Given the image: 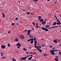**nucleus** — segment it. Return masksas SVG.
Here are the masks:
<instances>
[{"label": "nucleus", "mask_w": 61, "mask_h": 61, "mask_svg": "<svg viewBox=\"0 0 61 61\" xmlns=\"http://www.w3.org/2000/svg\"><path fill=\"white\" fill-rule=\"evenodd\" d=\"M47 20V19H46V20H45V21H46Z\"/></svg>", "instance_id": "obj_56"}, {"label": "nucleus", "mask_w": 61, "mask_h": 61, "mask_svg": "<svg viewBox=\"0 0 61 61\" xmlns=\"http://www.w3.org/2000/svg\"><path fill=\"white\" fill-rule=\"evenodd\" d=\"M23 50H24V51H27L24 48H23Z\"/></svg>", "instance_id": "obj_47"}, {"label": "nucleus", "mask_w": 61, "mask_h": 61, "mask_svg": "<svg viewBox=\"0 0 61 61\" xmlns=\"http://www.w3.org/2000/svg\"><path fill=\"white\" fill-rule=\"evenodd\" d=\"M54 60L56 61H59L57 59V58H56L54 59Z\"/></svg>", "instance_id": "obj_20"}, {"label": "nucleus", "mask_w": 61, "mask_h": 61, "mask_svg": "<svg viewBox=\"0 0 61 61\" xmlns=\"http://www.w3.org/2000/svg\"><path fill=\"white\" fill-rule=\"evenodd\" d=\"M20 24H21V23H22V21H20Z\"/></svg>", "instance_id": "obj_50"}, {"label": "nucleus", "mask_w": 61, "mask_h": 61, "mask_svg": "<svg viewBox=\"0 0 61 61\" xmlns=\"http://www.w3.org/2000/svg\"><path fill=\"white\" fill-rule=\"evenodd\" d=\"M32 41H31L30 42L31 44H33V43H34V41L33 40V39L32 40Z\"/></svg>", "instance_id": "obj_12"}, {"label": "nucleus", "mask_w": 61, "mask_h": 61, "mask_svg": "<svg viewBox=\"0 0 61 61\" xmlns=\"http://www.w3.org/2000/svg\"><path fill=\"white\" fill-rule=\"evenodd\" d=\"M27 15H29V14H31V13L30 12H27Z\"/></svg>", "instance_id": "obj_25"}, {"label": "nucleus", "mask_w": 61, "mask_h": 61, "mask_svg": "<svg viewBox=\"0 0 61 61\" xmlns=\"http://www.w3.org/2000/svg\"><path fill=\"white\" fill-rule=\"evenodd\" d=\"M38 51H39L40 52H42V51L41 49H38Z\"/></svg>", "instance_id": "obj_13"}, {"label": "nucleus", "mask_w": 61, "mask_h": 61, "mask_svg": "<svg viewBox=\"0 0 61 61\" xmlns=\"http://www.w3.org/2000/svg\"><path fill=\"white\" fill-rule=\"evenodd\" d=\"M32 40V39H30L28 40H27V42H29V41H30Z\"/></svg>", "instance_id": "obj_17"}, {"label": "nucleus", "mask_w": 61, "mask_h": 61, "mask_svg": "<svg viewBox=\"0 0 61 61\" xmlns=\"http://www.w3.org/2000/svg\"><path fill=\"white\" fill-rule=\"evenodd\" d=\"M50 26L48 25H46V26H45V28H49V27Z\"/></svg>", "instance_id": "obj_10"}, {"label": "nucleus", "mask_w": 61, "mask_h": 61, "mask_svg": "<svg viewBox=\"0 0 61 61\" xmlns=\"http://www.w3.org/2000/svg\"><path fill=\"white\" fill-rule=\"evenodd\" d=\"M43 55L44 56H47V54H43Z\"/></svg>", "instance_id": "obj_36"}, {"label": "nucleus", "mask_w": 61, "mask_h": 61, "mask_svg": "<svg viewBox=\"0 0 61 61\" xmlns=\"http://www.w3.org/2000/svg\"><path fill=\"white\" fill-rule=\"evenodd\" d=\"M40 26H36V28H40Z\"/></svg>", "instance_id": "obj_23"}, {"label": "nucleus", "mask_w": 61, "mask_h": 61, "mask_svg": "<svg viewBox=\"0 0 61 61\" xmlns=\"http://www.w3.org/2000/svg\"><path fill=\"white\" fill-rule=\"evenodd\" d=\"M56 50V51H60L58 50Z\"/></svg>", "instance_id": "obj_52"}, {"label": "nucleus", "mask_w": 61, "mask_h": 61, "mask_svg": "<svg viewBox=\"0 0 61 61\" xmlns=\"http://www.w3.org/2000/svg\"><path fill=\"white\" fill-rule=\"evenodd\" d=\"M54 16L55 17H56V15H54Z\"/></svg>", "instance_id": "obj_57"}, {"label": "nucleus", "mask_w": 61, "mask_h": 61, "mask_svg": "<svg viewBox=\"0 0 61 61\" xmlns=\"http://www.w3.org/2000/svg\"><path fill=\"white\" fill-rule=\"evenodd\" d=\"M54 51H55V52L56 51V50H50V53H51V54L52 55H55V52Z\"/></svg>", "instance_id": "obj_3"}, {"label": "nucleus", "mask_w": 61, "mask_h": 61, "mask_svg": "<svg viewBox=\"0 0 61 61\" xmlns=\"http://www.w3.org/2000/svg\"><path fill=\"white\" fill-rule=\"evenodd\" d=\"M30 56H32V57H33V55H31Z\"/></svg>", "instance_id": "obj_55"}, {"label": "nucleus", "mask_w": 61, "mask_h": 61, "mask_svg": "<svg viewBox=\"0 0 61 61\" xmlns=\"http://www.w3.org/2000/svg\"><path fill=\"white\" fill-rule=\"evenodd\" d=\"M1 46L2 48L5 49V46L4 45H1Z\"/></svg>", "instance_id": "obj_6"}, {"label": "nucleus", "mask_w": 61, "mask_h": 61, "mask_svg": "<svg viewBox=\"0 0 61 61\" xmlns=\"http://www.w3.org/2000/svg\"><path fill=\"white\" fill-rule=\"evenodd\" d=\"M32 40L33 41H34V40H36V37H34V39H32Z\"/></svg>", "instance_id": "obj_24"}, {"label": "nucleus", "mask_w": 61, "mask_h": 61, "mask_svg": "<svg viewBox=\"0 0 61 61\" xmlns=\"http://www.w3.org/2000/svg\"><path fill=\"white\" fill-rule=\"evenodd\" d=\"M34 54H35V55H37V54L36 53V52H34Z\"/></svg>", "instance_id": "obj_40"}, {"label": "nucleus", "mask_w": 61, "mask_h": 61, "mask_svg": "<svg viewBox=\"0 0 61 61\" xmlns=\"http://www.w3.org/2000/svg\"><path fill=\"white\" fill-rule=\"evenodd\" d=\"M53 46H52V45H50V47H51V48H52V47H53Z\"/></svg>", "instance_id": "obj_45"}, {"label": "nucleus", "mask_w": 61, "mask_h": 61, "mask_svg": "<svg viewBox=\"0 0 61 61\" xmlns=\"http://www.w3.org/2000/svg\"><path fill=\"white\" fill-rule=\"evenodd\" d=\"M34 43H37V41L36 40H35L34 41Z\"/></svg>", "instance_id": "obj_34"}, {"label": "nucleus", "mask_w": 61, "mask_h": 61, "mask_svg": "<svg viewBox=\"0 0 61 61\" xmlns=\"http://www.w3.org/2000/svg\"><path fill=\"white\" fill-rule=\"evenodd\" d=\"M45 46V44H43L42 45V47H44V46Z\"/></svg>", "instance_id": "obj_44"}, {"label": "nucleus", "mask_w": 61, "mask_h": 61, "mask_svg": "<svg viewBox=\"0 0 61 61\" xmlns=\"http://www.w3.org/2000/svg\"><path fill=\"white\" fill-rule=\"evenodd\" d=\"M20 38H21V39H24L25 38V37L24 36L22 35H21L20 36Z\"/></svg>", "instance_id": "obj_4"}, {"label": "nucleus", "mask_w": 61, "mask_h": 61, "mask_svg": "<svg viewBox=\"0 0 61 61\" xmlns=\"http://www.w3.org/2000/svg\"><path fill=\"white\" fill-rule=\"evenodd\" d=\"M58 26H61V25H59V26L52 27H51V28H55V27H58Z\"/></svg>", "instance_id": "obj_8"}, {"label": "nucleus", "mask_w": 61, "mask_h": 61, "mask_svg": "<svg viewBox=\"0 0 61 61\" xmlns=\"http://www.w3.org/2000/svg\"><path fill=\"white\" fill-rule=\"evenodd\" d=\"M35 46V48H37L38 47V46Z\"/></svg>", "instance_id": "obj_39"}, {"label": "nucleus", "mask_w": 61, "mask_h": 61, "mask_svg": "<svg viewBox=\"0 0 61 61\" xmlns=\"http://www.w3.org/2000/svg\"><path fill=\"white\" fill-rule=\"evenodd\" d=\"M26 54H29V52H28L27 51H26Z\"/></svg>", "instance_id": "obj_41"}, {"label": "nucleus", "mask_w": 61, "mask_h": 61, "mask_svg": "<svg viewBox=\"0 0 61 61\" xmlns=\"http://www.w3.org/2000/svg\"><path fill=\"white\" fill-rule=\"evenodd\" d=\"M38 48H39V49H41V46H38Z\"/></svg>", "instance_id": "obj_30"}, {"label": "nucleus", "mask_w": 61, "mask_h": 61, "mask_svg": "<svg viewBox=\"0 0 61 61\" xmlns=\"http://www.w3.org/2000/svg\"><path fill=\"white\" fill-rule=\"evenodd\" d=\"M41 18L42 17L41 16H39L38 18L39 19H40V18Z\"/></svg>", "instance_id": "obj_28"}, {"label": "nucleus", "mask_w": 61, "mask_h": 61, "mask_svg": "<svg viewBox=\"0 0 61 61\" xmlns=\"http://www.w3.org/2000/svg\"><path fill=\"white\" fill-rule=\"evenodd\" d=\"M32 57H31L28 58V59L29 60H32Z\"/></svg>", "instance_id": "obj_14"}, {"label": "nucleus", "mask_w": 61, "mask_h": 61, "mask_svg": "<svg viewBox=\"0 0 61 61\" xmlns=\"http://www.w3.org/2000/svg\"><path fill=\"white\" fill-rule=\"evenodd\" d=\"M32 30H34V28H32Z\"/></svg>", "instance_id": "obj_62"}, {"label": "nucleus", "mask_w": 61, "mask_h": 61, "mask_svg": "<svg viewBox=\"0 0 61 61\" xmlns=\"http://www.w3.org/2000/svg\"><path fill=\"white\" fill-rule=\"evenodd\" d=\"M36 43H35L34 44L35 46H36Z\"/></svg>", "instance_id": "obj_53"}, {"label": "nucleus", "mask_w": 61, "mask_h": 61, "mask_svg": "<svg viewBox=\"0 0 61 61\" xmlns=\"http://www.w3.org/2000/svg\"><path fill=\"white\" fill-rule=\"evenodd\" d=\"M8 47H9V46H11V45H10V44H9V43H8Z\"/></svg>", "instance_id": "obj_33"}, {"label": "nucleus", "mask_w": 61, "mask_h": 61, "mask_svg": "<svg viewBox=\"0 0 61 61\" xmlns=\"http://www.w3.org/2000/svg\"><path fill=\"white\" fill-rule=\"evenodd\" d=\"M46 22L44 21V22H42V25H45V24H46Z\"/></svg>", "instance_id": "obj_15"}, {"label": "nucleus", "mask_w": 61, "mask_h": 61, "mask_svg": "<svg viewBox=\"0 0 61 61\" xmlns=\"http://www.w3.org/2000/svg\"><path fill=\"white\" fill-rule=\"evenodd\" d=\"M57 22H60V21L58 19H57L56 20Z\"/></svg>", "instance_id": "obj_38"}, {"label": "nucleus", "mask_w": 61, "mask_h": 61, "mask_svg": "<svg viewBox=\"0 0 61 61\" xmlns=\"http://www.w3.org/2000/svg\"><path fill=\"white\" fill-rule=\"evenodd\" d=\"M56 20H57V19H57V17H56Z\"/></svg>", "instance_id": "obj_61"}, {"label": "nucleus", "mask_w": 61, "mask_h": 61, "mask_svg": "<svg viewBox=\"0 0 61 61\" xmlns=\"http://www.w3.org/2000/svg\"><path fill=\"white\" fill-rule=\"evenodd\" d=\"M53 42L54 43H58V42H57V40L55 39L54 40Z\"/></svg>", "instance_id": "obj_7"}, {"label": "nucleus", "mask_w": 61, "mask_h": 61, "mask_svg": "<svg viewBox=\"0 0 61 61\" xmlns=\"http://www.w3.org/2000/svg\"><path fill=\"white\" fill-rule=\"evenodd\" d=\"M47 1L49 2V1H50V0H47Z\"/></svg>", "instance_id": "obj_63"}, {"label": "nucleus", "mask_w": 61, "mask_h": 61, "mask_svg": "<svg viewBox=\"0 0 61 61\" xmlns=\"http://www.w3.org/2000/svg\"><path fill=\"white\" fill-rule=\"evenodd\" d=\"M32 24H33V25H34V26H35V25H35V23L34 22H33L32 23Z\"/></svg>", "instance_id": "obj_27"}, {"label": "nucleus", "mask_w": 61, "mask_h": 61, "mask_svg": "<svg viewBox=\"0 0 61 61\" xmlns=\"http://www.w3.org/2000/svg\"><path fill=\"white\" fill-rule=\"evenodd\" d=\"M32 31L31 30H28L27 31V33H30V31Z\"/></svg>", "instance_id": "obj_16"}, {"label": "nucleus", "mask_w": 61, "mask_h": 61, "mask_svg": "<svg viewBox=\"0 0 61 61\" xmlns=\"http://www.w3.org/2000/svg\"><path fill=\"white\" fill-rule=\"evenodd\" d=\"M39 48L38 47H37V48H36V50H37H37H38V49H39V48Z\"/></svg>", "instance_id": "obj_51"}, {"label": "nucleus", "mask_w": 61, "mask_h": 61, "mask_svg": "<svg viewBox=\"0 0 61 61\" xmlns=\"http://www.w3.org/2000/svg\"><path fill=\"white\" fill-rule=\"evenodd\" d=\"M59 54H60V55H61V52L59 51Z\"/></svg>", "instance_id": "obj_43"}, {"label": "nucleus", "mask_w": 61, "mask_h": 61, "mask_svg": "<svg viewBox=\"0 0 61 61\" xmlns=\"http://www.w3.org/2000/svg\"><path fill=\"white\" fill-rule=\"evenodd\" d=\"M56 24H57V25H61V23L59 22H58L56 23Z\"/></svg>", "instance_id": "obj_19"}, {"label": "nucleus", "mask_w": 61, "mask_h": 61, "mask_svg": "<svg viewBox=\"0 0 61 61\" xmlns=\"http://www.w3.org/2000/svg\"><path fill=\"white\" fill-rule=\"evenodd\" d=\"M41 40H43V41H45V40H44V39L43 38H42L41 39Z\"/></svg>", "instance_id": "obj_46"}, {"label": "nucleus", "mask_w": 61, "mask_h": 61, "mask_svg": "<svg viewBox=\"0 0 61 61\" xmlns=\"http://www.w3.org/2000/svg\"><path fill=\"white\" fill-rule=\"evenodd\" d=\"M17 48L18 49H19L20 48V46H18L17 47Z\"/></svg>", "instance_id": "obj_49"}, {"label": "nucleus", "mask_w": 61, "mask_h": 61, "mask_svg": "<svg viewBox=\"0 0 61 61\" xmlns=\"http://www.w3.org/2000/svg\"><path fill=\"white\" fill-rule=\"evenodd\" d=\"M29 56L28 55V56H27L25 57H22L20 58V60L21 61H22V60H25V61H26V59H26V58H27V57H29Z\"/></svg>", "instance_id": "obj_1"}, {"label": "nucleus", "mask_w": 61, "mask_h": 61, "mask_svg": "<svg viewBox=\"0 0 61 61\" xmlns=\"http://www.w3.org/2000/svg\"><path fill=\"white\" fill-rule=\"evenodd\" d=\"M15 20L16 21H17V20H18V18H15Z\"/></svg>", "instance_id": "obj_31"}, {"label": "nucleus", "mask_w": 61, "mask_h": 61, "mask_svg": "<svg viewBox=\"0 0 61 61\" xmlns=\"http://www.w3.org/2000/svg\"><path fill=\"white\" fill-rule=\"evenodd\" d=\"M1 56H3V55H4V54L2 52H1Z\"/></svg>", "instance_id": "obj_18"}, {"label": "nucleus", "mask_w": 61, "mask_h": 61, "mask_svg": "<svg viewBox=\"0 0 61 61\" xmlns=\"http://www.w3.org/2000/svg\"><path fill=\"white\" fill-rule=\"evenodd\" d=\"M52 49H55V48L54 47H53L52 48Z\"/></svg>", "instance_id": "obj_54"}, {"label": "nucleus", "mask_w": 61, "mask_h": 61, "mask_svg": "<svg viewBox=\"0 0 61 61\" xmlns=\"http://www.w3.org/2000/svg\"><path fill=\"white\" fill-rule=\"evenodd\" d=\"M31 38H32V37H33V36H31L30 37Z\"/></svg>", "instance_id": "obj_60"}, {"label": "nucleus", "mask_w": 61, "mask_h": 61, "mask_svg": "<svg viewBox=\"0 0 61 61\" xmlns=\"http://www.w3.org/2000/svg\"><path fill=\"white\" fill-rule=\"evenodd\" d=\"M10 33H11V31H8V34H10Z\"/></svg>", "instance_id": "obj_42"}, {"label": "nucleus", "mask_w": 61, "mask_h": 61, "mask_svg": "<svg viewBox=\"0 0 61 61\" xmlns=\"http://www.w3.org/2000/svg\"><path fill=\"white\" fill-rule=\"evenodd\" d=\"M17 46H21V45L20 44L19 42H18L17 44Z\"/></svg>", "instance_id": "obj_5"}, {"label": "nucleus", "mask_w": 61, "mask_h": 61, "mask_svg": "<svg viewBox=\"0 0 61 61\" xmlns=\"http://www.w3.org/2000/svg\"><path fill=\"white\" fill-rule=\"evenodd\" d=\"M12 60L13 61H16V60L14 58H12Z\"/></svg>", "instance_id": "obj_22"}, {"label": "nucleus", "mask_w": 61, "mask_h": 61, "mask_svg": "<svg viewBox=\"0 0 61 61\" xmlns=\"http://www.w3.org/2000/svg\"><path fill=\"white\" fill-rule=\"evenodd\" d=\"M30 34H31V33H28L27 34V35H28V36H29Z\"/></svg>", "instance_id": "obj_37"}, {"label": "nucleus", "mask_w": 61, "mask_h": 61, "mask_svg": "<svg viewBox=\"0 0 61 61\" xmlns=\"http://www.w3.org/2000/svg\"><path fill=\"white\" fill-rule=\"evenodd\" d=\"M34 1H35V2H36L37 1H38V0H33Z\"/></svg>", "instance_id": "obj_48"}, {"label": "nucleus", "mask_w": 61, "mask_h": 61, "mask_svg": "<svg viewBox=\"0 0 61 61\" xmlns=\"http://www.w3.org/2000/svg\"><path fill=\"white\" fill-rule=\"evenodd\" d=\"M15 23H12L11 25L12 26H13V25H15Z\"/></svg>", "instance_id": "obj_35"}, {"label": "nucleus", "mask_w": 61, "mask_h": 61, "mask_svg": "<svg viewBox=\"0 0 61 61\" xmlns=\"http://www.w3.org/2000/svg\"><path fill=\"white\" fill-rule=\"evenodd\" d=\"M5 56H3L2 57L1 59H5Z\"/></svg>", "instance_id": "obj_32"}, {"label": "nucleus", "mask_w": 61, "mask_h": 61, "mask_svg": "<svg viewBox=\"0 0 61 61\" xmlns=\"http://www.w3.org/2000/svg\"><path fill=\"white\" fill-rule=\"evenodd\" d=\"M56 40L57 41H58V42H60V40H59V39H56Z\"/></svg>", "instance_id": "obj_26"}, {"label": "nucleus", "mask_w": 61, "mask_h": 61, "mask_svg": "<svg viewBox=\"0 0 61 61\" xmlns=\"http://www.w3.org/2000/svg\"><path fill=\"white\" fill-rule=\"evenodd\" d=\"M51 27L49 28L48 29H47V28H45L44 27H41V28L43 30H45V31H46V32H48V29H50V28H51Z\"/></svg>", "instance_id": "obj_2"}, {"label": "nucleus", "mask_w": 61, "mask_h": 61, "mask_svg": "<svg viewBox=\"0 0 61 61\" xmlns=\"http://www.w3.org/2000/svg\"><path fill=\"white\" fill-rule=\"evenodd\" d=\"M25 32H26L27 31V30H25Z\"/></svg>", "instance_id": "obj_59"}, {"label": "nucleus", "mask_w": 61, "mask_h": 61, "mask_svg": "<svg viewBox=\"0 0 61 61\" xmlns=\"http://www.w3.org/2000/svg\"><path fill=\"white\" fill-rule=\"evenodd\" d=\"M40 20L41 22H43L44 21V20H43V19H41Z\"/></svg>", "instance_id": "obj_21"}, {"label": "nucleus", "mask_w": 61, "mask_h": 61, "mask_svg": "<svg viewBox=\"0 0 61 61\" xmlns=\"http://www.w3.org/2000/svg\"><path fill=\"white\" fill-rule=\"evenodd\" d=\"M36 25L37 26V25H38V23H37L36 24Z\"/></svg>", "instance_id": "obj_58"}, {"label": "nucleus", "mask_w": 61, "mask_h": 61, "mask_svg": "<svg viewBox=\"0 0 61 61\" xmlns=\"http://www.w3.org/2000/svg\"><path fill=\"white\" fill-rule=\"evenodd\" d=\"M2 15H3V16L5 18V15L4 14H3V13H2Z\"/></svg>", "instance_id": "obj_29"}, {"label": "nucleus", "mask_w": 61, "mask_h": 61, "mask_svg": "<svg viewBox=\"0 0 61 61\" xmlns=\"http://www.w3.org/2000/svg\"><path fill=\"white\" fill-rule=\"evenodd\" d=\"M56 25V22H55L53 23V25Z\"/></svg>", "instance_id": "obj_11"}, {"label": "nucleus", "mask_w": 61, "mask_h": 61, "mask_svg": "<svg viewBox=\"0 0 61 61\" xmlns=\"http://www.w3.org/2000/svg\"><path fill=\"white\" fill-rule=\"evenodd\" d=\"M32 61H34V59H32Z\"/></svg>", "instance_id": "obj_64"}, {"label": "nucleus", "mask_w": 61, "mask_h": 61, "mask_svg": "<svg viewBox=\"0 0 61 61\" xmlns=\"http://www.w3.org/2000/svg\"><path fill=\"white\" fill-rule=\"evenodd\" d=\"M15 41H16V42H18L19 41V40L17 38H15Z\"/></svg>", "instance_id": "obj_9"}]
</instances>
